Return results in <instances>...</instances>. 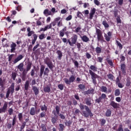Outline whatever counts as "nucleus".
<instances>
[{
  "label": "nucleus",
  "instance_id": "nucleus-1",
  "mask_svg": "<svg viewBox=\"0 0 131 131\" xmlns=\"http://www.w3.org/2000/svg\"><path fill=\"white\" fill-rule=\"evenodd\" d=\"M31 67H32V62L31 61H29L27 63L26 69H24V63H23V62L20 63L17 66V69H18L20 72H22L21 78L23 81H25V80L27 79V73H28V71L31 69Z\"/></svg>",
  "mask_w": 131,
  "mask_h": 131
},
{
  "label": "nucleus",
  "instance_id": "nucleus-2",
  "mask_svg": "<svg viewBox=\"0 0 131 131\" xmlns=\"http://www.w3.org/2000/svg\"><path fill=\"white\" fill-rule=\"evenodd\" d=\"M61 111V107L59 105H56L55 108L52 111V114L54 116L51 117V122L53 124H55L59 117L61 119H65V116L62 114H60V111Z\"/></svg>",
  "mask_w": 131,
  "mask_h": 131
},
{
  "label": "nucleus",
  "instance_id": "nucleus-3",
  "mask_svg": "<svg viewBox=\"0 0 131 131\" xmlns=\"http://www.w3.org/2000/svg\"><path fill=\"white\" fill-rule=\"evenodd\" d=\"M79 107L80 110H84L85 109V111H83L82 113L83 116L85 117V118H89V117H93L94 116V114L92 113V110L88 105H84L83 104L80 103Z\"/></svg>",
  "mask_w": 131,
  "mask_h": 131
},
{
  "label": "nucleus",
  "instance_id": "nucleus-4",
  "mask_svg": "<svg viewBox=\"0 0 131 131\" xmlns=\"http://www.w3.org/2000/svg\"><path fill=\"white\" fill-rule=\"evenodd\" d=\"M45 68H46L45 70ZM49 73H50V70L49 69V68H46L45 66L42 64L40 68V74L39 75V77L41 78L43 74L44 76H48Z\"/></svg>",
  "mask_w": 131,
  "mask_h": 131
},
{
  "label": "nucleus",
  "instance_id": "nucleus-5",
  "mask_svg": "<svg viewBox=\"0 0 131 131\" xmlns=\"http://www.w3.org/2000/svg\"><path fill=\"white\" fill-rule=\"evenodd\" d=\"M44 63L47 65L48 68H49L51 71H53V69L55 67V65H54L52 60H51L49 57H46L44 59Z\"/></svg>",
  "mask_w": 131,
  "mask_h": 131
},
{
  "label": "nucleus",
  "instance_id": "nucleus-6",
  "mask_svg": "<svg viewBox=\"0 0 131 131\" xmlns=\"http://www.w3.org/2000/svg\"><path fill=\"white\" fill-rule=\"evenodd\" d=\"M96 33L97 35L98 41H100L101 42H105V39H104L103 33H102L101 30L99 29H96Z\"/></svg>",
  "mask_w": 131,
  "mask_h": 131
},
{
  "label": "nucleus",
  "instance_id": "nucleus-7",
  "mask_svg": "<svg viewBox=\"0 0 131 131\" xmlns=\"http://www.w3.org/2000/svg\"><path fill=\"white\" fill-rule=\"evenodd\" d=\"M89 73L91 76V78L92 79L93 83L94 85L97 84V78H98V76L96 73H95L92 70H89Z\"/></svg>",
  "mask_w": 131,
  "mask_h": 131
},
{
  "label": "nucleus",
  "instance_id": "nucleus-8",
  "mask_svg": "<svg viewBox=\"0 0 131 131\" xmlns=\"http://www.w3.org/2000/svg\"><path fill=\"white\" fill-rule=\"evenodd\" d=\"M106 98H107V95L106 94L102 93L98 98L95 100V103H97V104H100V103H102V100H105Z\"/></svg>",
  "mask_w": 131,
  "mask_h": 131
},
{
  "label": "nucleus",
  "instance_id": "nucleus-9",
  "mask_svg": "<svg viewBox=\"0 0 131 131\" xmlns=\"http://www.w3.org/2000/svg\"><path fill=\"white\" fill-rule=\"evenodd\" d=\"M8 110V102L5 101L2 108H0V113H6Z\"/></svg>",
  "mask_w": 131,
  "mask_h": 131
},
{
  "label": "nucleus",
  "instance_id": "nucleus-10",
  "mask_svg": "<svg viewBox=\"0 0 131 131\" xmlns=\"http://www.w3.org/2000/svg\"><path fill=\"white\" fill-rule=\"evenodd\" d=\"M104 38L105 40H106V41H110V39H111V38H112V32L111 31H109L107 33V34L106 33H104Z\"/></svg>",
  "mask_w": 131,
  "mask_h": 131
},
{
  "label": "nucleus",
  "instance_id": "nucleus-11",
  "mask_svg": "<svg viewBox=\"0 0 131 131\" xmlns=\"http://www.w3.org/2000/svg\"><path fill=\"white\" fill-rule=\"evenodd\" d=\"M110 106L112 107L113 109H118L119 108V103H116L114 101H111Z\"/></svg>",
  "mask_w": 131,
  "mask_h": 131
},
{
  "label": "nucleus",
  "instance_id": "nucleus-12",
  "mask_svg": "<svg viewBox=\"0 0 131 131\" xmlns=\"http://www.w3.org/2000/svg\"><path fill=\"white\" fill-rule=\"evenodd\" d=\"M16 121H17V118H16V116H15L12 119V124L8 123L7 124V128H8V129L12 128V126H14V125L16 124Z\"/></svg>",
  "mask_w": 131,
  "mask_h": 131
},
{
  "label": "nucleus",
  "instance_id": "nucleus-13",
  "mask_svg": "<svg viewBox=\"0 0 131 131\" xmlns=\"http://www.w3.org/2000/svg\"><path fill=\"white\" fill-rule=\"evenodd\" d=\"M84 102L87 106H93V103L92 102V98L91 97H86L84 98Z\"/></svg>",
  "mask_w": 131,
  "mask_h": 131
},
{
  "label": "nucleus",
  "instance_id": "nucleus-14",
  "mask_svg": "<svg viewBox=\"0 0 131 131\" xmlns=\"http://www.w3.org/2000/svg\"><path fill=\"white\" fill-rule=\"evenodd\" d=\"M121 70L123 75H126V66L124 63H122L120 65Z\"/></svg>",
  "mask_w": 131,
  "mask_h": 131
},
{
  "label": "nucleus",
  "instance_id": "nucleus-15",
  "mask_svg": "<svg viewBox=\"0 0 131 131\" xmlns=\"http://www.w3.org/2000/svg\"><path fill=\"white\" fill-rule=\"evenodd\" d=\"M95 14H96V8H93L90 11L88 19H90V20H92L93 18H94V15Z\"/></svg>",
  "mask_w": 131,
  "mask_h": 131
},
{
  "label": "nucleus",
  "instance_id": "nucleus-16",
  "mask_svg": "<svg viewBox=\"0 0 131 131\" xmlns=\"http://www.w3.org/2000/svg\"><path fill=\"white\" fill-rule=\"evenodd\" d=\"M24 58V56L22 54L18 55L13 61V64H16L19 61H21Z\"/></svg>",
  "mask_w": 131,
  "mask_h": 131
},
{
  "label": "nucleus",
  "instance_id": "nucleus-17",
  "mask_svg": "<svg viewBox=\"0 0 131 131\" xmlns=\"http://www.w3.org/2000/svg\"><path fill=\"white\" fill-rule=\"evenodd\" d=\"M78 36L76 34H74L73 36L71 38L72 43L73 46H74L75 43L77 42Z\"/></svg>",
  "mask_w": 131,
  "mask_h": 131
},
{
  "label": "nucleus",
  "instance_id": "nucleus-18",
  "mask_svg": "<svg viewBox=\"0 0 131 131\" xmlns=\"http://www.w3.org/2000/svg\"><path fill=\"white\" fill-rule=\"evenodd\" d=\"M17 47V44L14 42H12V43L10 45L11 48V53H15L16 51V48Z\"/></svg>",
  "mask_w": 131,
  "mask_h": 131
},
{
  "label": "nucleus",
  "instance_id": "nucleus-19",
  "mask_svg": "<svg viewBox=\"0 0 131 131\" xmlns=\"http://www.w3.org/2000/svg\"><path fill=\"white\" fill-rule=\"evenodd\" d=\"M51 84H49V85H47L45 87L43 88V91L45 93H50L51 92Z\"/></svg>",
  "mask_w": 131,
  "mask_h": 131
},
{
  "label": "nucleus",
  "instance_id": "nucleus-20",
  "mask_svg": "<svg viewBox=\"0 0 131 131\" xmlns=\"http://www.w3.org/2000/svg\"><path fill=\"white\" fill-rule=\"evenodd\" d=\"M8 90H10V92L11 94H14V92H15V83H12L10 88Z\"/></svg>",
  "mask_w": 131,
  "mask_h": 131
},
{
  "label": "nucleus",
  "instance_id": "nucleus-21",
  "mask_svg": "<svg viewBox=\"0 0 131 131\" xmlns=\"http://www.w3.org/2000/svg\"><path fill=\"white\" fill-rule=\"evenodd\" d=\"M32 90H33L35 96H37L38 95V94H39V90H38L37 87H36V86H33Z\"/></svg>",
  "mask_w": 131,
  "mask_h": 131
},
{
  "label": "nucleus",
  "instance_id": "nucleus-22",
  "mask_svg": "<svg viewBox=\"0 0 131 131\" xmlns=\"http://www.w3.org/2000/svg\"><path fill=\"white\" fill-rule=\"evenodd\" d=\"M56 53L58 55L57 58L58 60H61L62 59V57H63V53H62V51H61V50H57L56 51Z\"/></svg>",
  "mask_w": 131,
  "mask_h": 131
},
{
  "label": "nucleus",
  "instance_id": "nucleus-23",
  "mask_svg": "<svg viewBox=\"0 0 131 131\" xmlns=\"http://www.w3.org/2000/svg\"><path fill=\"white\" fill-rule=\"evenodd\" d=\"M81 40L84 42H89L90 40V38L86 36V35H84L81 37Z\"/></svg>",
  "mask_w": 131,
  "mask_h": 131
},
{
  "label": "nucleus",
  "instance_id": "nucleus-24",
  "mask_svg": "<svg viewBox=\"0 0 131 131\" xmlns=\"http://www.w3.org/2000/svg\"><path fill=\"white\" fill-rule=\"evenodd\" d=\"M72 61L74 64L75 68H79V63H78V61H77V60H76L75 59H74L73 58L72 59Z\"/></svg>",
  "mask_w": 131,
  "mask_h": 131
},
{
  "label": "nucleus",
  "instance_id": "nucleus-25",
  "mask_svg": "<svg viewBox=\"0 0 131 131\" xmlns=\"http://www.w3.org/2000/svg\"><path fill=\"white\" fill-rule=\"evenodd\" d=\"M95 92L94 89H89L85 93L86 95H93Z\"/></svg>",
  "mask_w": 131,
  "mask_h": 131
},
{
  "label": "nucleus",
  "instance_id": "nucleus-26",
  "mask_svg": "<svg viewBox=\"0 0 131 131\" xmlns=\"http://www.w3.org/2000/svg\"><path fill=\"white\" fill-rule=\"evenodd\" d=\"M33 39L32 40V45H34L35 43V41L37 40V35L36 34H34L33 35Z\"/></svg>",
  "mask_w": 131,
  "mask_h": 131
},
{
  "label": "nucleus",
  "instance_id": "nucleus-27",
  "mask_svg": "<svg viewBox=\"0 0 131 131\" xmlns=\"http://www.w3.org/2000/svg\"><path fill=\"white\" fill-rule=\"evenodd\" d=\"M112 114V112L111 111V110L107 109L105 112V116L106 117H110Z\"/></svg>",
  "mask_w": 131,
  "mask_h": 131
},
{
  "label": "nucleus",
  "instance_id": "nucleus-28",
  "mask_svg": "<svg viewBox=\"0 0 131 131\" xmlns=\"http://www.w3.org/2000/svg\"><path fill=\"white\" fill-rule=\"evenodd\" d=\"M5 84H6V80H3L2 78H0V86L1 88H4V86H5Z\"/></svg>",
  "mask_w": 131,
  "mask_h": 131
},
{
  "label": "nucleus",
  "instance_id": "nucleus-29",
  "mask_svg": "<svg viewBox=\"0 0 131 131\" xmlns=\"http://www.w3.org/2000/svg\"><path fill=\"white\" fill-rule=\"evenodd\" d=\"M29 121V118L25 119V121H21V125L23 127H25L26 126V124L27 122Z\"/></svg>",
  "mask_w": 131,
  "mask_h": 131
},
{
  "label": "nucleus",
  "instance_id": "nucleus-30",
  "mask_svg": "<svg viewBox=\"0 0 131 131\" xmlns=\"http://www.w3.org/2000/svg\"><path fill=\"white\" fill-rule=\"evenodd\" d=\"M29 80H27L25 83V91H28L29 89Z\"/></svg>",
  "mask_w": 131,
  "mask_h": 131
},
{
  "label": "nucleus",
  "instance_id": "nucleus-31",
  "mask_svg": "<svg viewBox=\"0 0 131 131\" xmlns=\"http://www.w3.org/2000/svg\"><path fill=\"white\" fill-rule=\"evenodd\" d=\"M116 45L117 47H119V50H122V48H123V46H122V44L119 42V41L116 40Z\"/></svg>",
  "mask_w": 131,
  "mask_h": 131
},
{
  "label": "nucleus",
  "instance_id": "nucleus-32",
  "mask_svg": "<svg viewBox=\"0 0 131 131\" xmlns=\"http://www.w3.org/2000/svg\"><path fill=\"white\" fill-rule=\"evenodd\" d=\"M58 126H59V128H58L59 131H64V128H65V125H64V124H59Z\"/></svg>",
  "mask_w": 131,
  "mask_h": 131
},
{
  "label": "nucleus",
  "instance_id": "nucleus-33",
  "mask_svg": "<svg viewBox=\"0 0 131 131\" xmlns=\"http://www.w3.org/2000/svg\"><path fill=\"white\" fill-rule=\"evenodd\" d=\"M44 15H48V16H50L52 15V12L49 10L48 9H46L43 11Z\"/></svg>",
  "mask_w": 131,
  "mask_h": 131
},
{
  "label": "nucleus",
  "instance_id": "nucleus-34",
  "mask_svg": "<svg viewBox=\"0 0 131 131\" xmlns=\"http://www.w3.org/2000/svg\"><path fill=\"white\" fill-rule=\"evenodd\" d=\"M95 51L96 54H97V55L99 54H101L102 53V49H101V48L97 47L95 48Z\"/></svg>",
  "mask_w": 131,
  "mask_h": 131
},
{
  "label": "nucleus",
  "instance_id": "nucleus-35",
  "mask_svg": "<svg viewBox=\"0 0 131 131\" xmlns=\"http://www.w3.org/2000/svg\"><path fill=\"white\" fill-rule=\"evenodd\" d=\"M30 115H35V108L34 107H31L30 111Z\"/></svg>",
  "mask_w": 131,
  "mask_h": 131
},
{
  "label": "nucleus",
  "instance_id": "nucleus-36",
  "mask_svg": "<svg viewBox=\"0 0 131 131\" xmlns=\"http://www.w3.org/2000/svg\"><path fill=\"white\" fill-rule=\"evenodd\" d=\"M107 87L106 86H101L100 88V91L102 93H107Z\"/></svg>",
  "mask_w": 131,
  "mask_h": 131
},
{
  "label": "nucleus",
  "instance_id": "nucleus-37",
  "mask_svg": "<svg viewBox=\"0 0 131 131\" xmlns=\"http://www.w3.org/2000/svg\"><path fill=\"white\" fill-rule=\"evenodd\" d=\"M106 61L107 62V63L110 65V66H111L112 67H113V61L111 59H110L109 58H106Z\"/></svg>",
  "mask_w": 131,
  "mask_h": 131
},
{
  "label": "nucleus",
  "instance_id": "nucleus-38",
  "mask_svg": "<svg viewBox=\"0 0 131 131\" xmlns=\"http://www.w3.org/2000/svg\"><path fill=\"white\" fill-rule=\"evenodd\" d=\"M18 120L19 121H23V114L22 113H19L18 114Z\"/></svg>",
  "mask_w": 131,
  "mask_h": 131
},
{
  "label": "nucleus",
  "instance_id": "nucleus-39",
  "mask_svg": "<svg viewBox=\"0 0 131 131\" xmlns=\"http://www.w3.org/2000/svg\"><path fill=\"white\" fill-rule=\"evenodd\" d=\"M107 76L110 80H112L113 81H114V75H113L112 74H108L107 75Z\"/></svg>",
  "mask_w": 131,
  "mask_h": 131
},
{
  "label": "nucleus",
  "instance_id": "nucleus-40",
  "mask_svg": "<svg viewBox=\"0 0 131 131\" xmlns=\"http://www.w3.org/2000/svg\"><path fill=\"white\" fill-rule=\"evenodd\" d=\"M41 111H47L48 110V106L46 105V103L43 105L40 106Z\"/></svg>",
  "mask_w": 131,
  "mask_h": 131
},
{
  "label": "nucleus",
  "instance_id": "nucleus-41",
  "mask_svg": "<svg viewBox=\"0 0 131 131\" xmlns=\"http://www.w3.org/2000/svg\"><path fill=\"white\" fill-rule=\"evenodd\" d=\"M90 69H91V70H93V71H94V72H96V71H97V70H98V68H97L96 66H93V65H91L90 66Z\"/></svg>",
  "mask_w": 131,
  "mask_h": 131
},
{
  "label": "nucleus",
  "instance_id": "nucleus-42",
  "mask_svg": "<svg viewBox=\"0 0 131 131\" xmlns=\"http://www.w3.org/2000/svg\"><path fill=\"white\" fill-rule=\"evenodd\" d=\"M102 25H103L105 28H109V25L106 20H103L102 21Z\"/></svg>",
  "mask_w": 131,
  "mask_h": 131
},
{
  "label": "nucleus",
  "instance_id": "nucleus-43",
  "mask_svg": "<svg viewBox=\"0 0 131 131\" xmlns=\"http://www.w3.org/2000/svg\"><path fill=\"white\" fill-rule=\"evenodd\" d=\"M11 77L13 80H16V77H17V73L12 72L11 74Z\"/></svg>",
  "mask_w": 131,
  "mask_h": 131
},
{
  "label": "nucleus",
  "instance_id": "nucleus-44",
  "mask_svg": "<svg viewBox=\"0 0 131 131\" xmlns=\"http://www.w3.org/2000/svg\"><path fill=\"white\" fill-rule=\"evenodd\" d=\"M48 29H49V25L46 26L44 28H41L40 29L39 32H41V31H47V30H48Z\"/></svg>",
  "mask_w": 131,
  "mask_h": 131
},
{
  "label": "nucleus",
  "instance_id": "nucleus-45",
  "mask_svg": "<svg viewBox=\"0 0 131 131\" xmlns=\"http://www.w3.org/2000/svg\"><path fill=\"white\" fill-rule=\"evenodd\" d=\"M70 82H74L75 80V76L74 75H71L69 78Z\"/></svg>",
  "mask_w": 131,
  "mask_h": 131
},
{
  "label": "nucleus",
  "instance_id": "nucleus-46",
  "mask_svg": "<svg viewBox=\"0 0 131 131\" xmlns=\"http://www.w3.org/2000/svg\"><path fill=\"white\" fill-rule=\"evenodd\" d=\"M120 95V90L119 89H116L115 91V97H118Z\"/></svg>",
  "mask_w": 131,
  "mask_h": 131
},
{
  "label": "nucleus",
  "instance_id": "nucleus-47",
  "mask_svg": "<svg viewBox=\"0 0 131 131\" xmlns=\"http://www.w3.org/2000/svg\"><path fill=\"white\" fill-rule=\"evenodd\" d=\"M65 125L67 126L70 127L71 126V124H72V121L71 120H69L67 122L64 123Z\"/></svg>",
  "mask_w": 131,
  "mask_h": 131
},
{
  "label": "nucleus",
  "instance_id": "nucleus-48",
  "mask_svg": "<svg viewBox=\"0 0 131 131\" xmlns=\"http://www.w3.org/2000/svg\"><path fill=\"white\" fill-rule=\"evenodd\" d=\"M78 88L80 90H81V91H83V90L85 89V85L83 84H80L78 85Z\"/></svg>",
  "mask_w": 131,
  "mask_h": 131
},
{
  "label": "nucleus",
  "instance_id": "nucleus-49",
  "mask_svg": "<svg viewBox=\"0 0 131 131\" xmlns=\"http://www.w3.org/2000/svg\"><path fill=\"white\" fill-rule=\"evenodd\" d=\"M131 81L130 79L127 78L126 79V86H130Z\"/></svg>",
  "mask_w": 131,
  "mask_h": 131
},
{
  "label": "nucleus",
  "instance_id": "nucleus-50",
  "mask_svg": "<svg viewBox=\"0 0 131 131\" xmlns=\"http://www.w3.org/2000/svg\"><path fill=\"white\" fill-rule=\"evenodd\" d=\"M63 81H64V82L66 84H71L70 80L69 79H68V78H64Z\"/></svg>",
  "mask_w": 131,
  "mask_h": 131
},
{
  "label": "nucleus",
  "instance_id": "nucleus-51",
  "mask_svg": "<svg viewBox=\"0 0 131 131\" xmlns=\"http://www.w3.org/2000/svg\"><path fill=\"white\" fill-rule=\"evenodd\" d=\"M57 23H56L55 21H54V20L53 21V22H52L51 24H50V25H49V29H51V28H52V26H56V24Z\"/></svg>",
  "mask_w": 131,
  "mask_h": 131
},
{
  "label": "nucleus",
  "instance_id": "nucleus-52",
  "mask_svg": "<svg viewBox=\"0 0 131 131\" xmlns=\"http://www.w3.org/2000/svg\"><path fill=\"white\" fill-rule=\"evenodd\" d=\"M120 62H124L125 61V56H123V54L120 55Z\"/></svg>",
  "mask_w": 131,
  "mask_h": 131
},
{
  "label": "nucleus",
  "instance_id": "nucleus-53",
  "mask_svg": "<svg viewBox=\"0 0 131 131\" xmlns=\"http://www.w3.org/2000/svg\"><path fill=\"white\" fill-rule=\"evenodd\" d=\"M116 131H123V126L122 124H120L118 129H116Z\"/></svg>",
  "mask_w": 131,
  "mask_h": 131
},
{
  "label": "nucleus",
  "instance_id": "nucleus-54",
  "mask_svg": "<svg viewBox=\"0 0 131 131\" xmlns=\"http://www.w3.org/2000/svg\"><path fill=\"white\" fill-rule=\"evenodd\" d=\"M41 128H42V131H48V129H47V127H46V125L43 124H41Z\"/></svg>",
  "mask_w": 131,
  "mask_h": 131
},
{
  "label": "nucleus",
  "instance_id": "nucleus-55",
  "mask_svg": "<svg viewBox=\"0 0 131 131\" xmlns=\"http://www.w3.org/2000/svg\"><path fill=\"white\" fill-rule=\"evenodd\" d=\"M46 115H47L46 112L43 111L40 114V118H42V117H46Z\"/></svg>",
  "mask_w": 131,
  "mask_h": 131
},
{
  "label": "nucleus",
  "instance_id": "nucleus-56",
  "mask_svg": "<svg viewBox=\"0 0 131 131\" xmlns=\"http://www.w3.org/2000/svg\"><path fill=\"white\" fill-rule=\"evenodd\" d=\"M57 86L60 91L64 90V85H63V84H59Z\"/></svg>",
  "mask_w": 131,
  "mask_h": 131
},
{
  "label": "nucleus",
  "instance_id": "nucleus-57",
  "mask_svg": "<svg viewBox=\"0 0 131 131\" xmlns=\"http://www.w3.org/2000/svg\"><path fill=\"white\" fill-rule=\"evenodd\" d=\"M39 38L40 39V40L43 39L44 38H46V35L43 33L41 34L39 36Z\"/></svg>",
  "mask_w": 131,
  "mask_h": 131
},
{
  "label": "nucleus",
  "instance_id": "nucleus-58",
  "mask_svg": "<svg viewBox=\"0 0 131 131\" xmlns=\"http://www.w3.org/2000/svg\"><path fill=\"white\" fill-rule=\"evenodd\" d=\"M105 123H106V120L102 119L100 120V124L102 126H104Z\"/></svg>",
  "mask_w": 131,
  "mask_h": 131
},
{
  "label": "nucleus",
  "instance_id": "nucleus-59",
  "mask_svg": "<svg viewBox=\"0 0 131 131\" xmlns=\"http://www.w3.org/2000/svg\"><path fill=\"white\" fill-rule=\"evenodd\" d=\"M116 21H117V24H118L119 23H120V24H121V19H120V16H119V15L117 16V17L116 18Z\"/></svg>",
  "mask_w": 131,
  "mask_h": 131
},
{
  "label": "nucleus",
  "instance_id": "nucleus-60",
  "mask_svg": "<svg viewBox=\"0 0 131 131\" xmlns=\"http://www.w3.org/2000/svg\"><path fill=\"white\" fill-rule=\"evenodd\" d=\"M103 58L102 57H98L97 61L99 62V63H102L103 62Z\"/></svg>",
  "mask_w": 131,
  "mask_h": 131
},
{
  "label": "nucleus",
  "instance_id": "nucleus-61",
  "mask_svg": "<svg viewBox=\"0 0 131 131\" xmlns=\"http://www.w3.org/2000/svg\"><path fill=\"white\" fill-rule=\"evenodd\" d=\"M13 112H14V110H13V108H9V110H8L9 115H13Z\"/></svg>",
  "mask_w": 131,
  "mask_h": 131
},
{
  "label": "nucleus",
  "instance_id": "nucleus-62",
  "mask_svg": "<svg viewBox=\"0 0 131 131\" xmlns=\"http://www.w3.org/2000/svg\"><path fill=\"white\" fill-rule=\"evenodd\" d=\"M34 54L37 55H40V51L39 50V49H37L36 50H35Z\"/></svg>",
  "mask_w": 131,
  "mask_h": 131
},
{
  "label": "nucleus",
  "instance_id": "nucleus-63",
  "mask_svg": "<svg viewBox=\"0 0 131 131\" xmlns=\"http://www.w3.org/2000/svg\"><path fill=\"white\" fill-rule=\"evenodd\" d=\"M72 19V15H69L68 17H66V21H70Z\"/></svg>",
  "mask_w": 131,
  "mask_h": 131
},
{
  "label": "nucleus",
  "instance_id": "nucleus-64",
  "mask_svg": "<svg viewBox=\"0 0 131 131\" xmlns=\"http://www.w3.org/2000/svg\"><path fill=\"white\" fill-rule=\"evenodd\" d=\"M77 16L78 17V18H81L82 16V13L79 11H78L77 13Z\"/></svg>",
  "mask_w": 131,
  "mask_h": 131
}]
</instances>
